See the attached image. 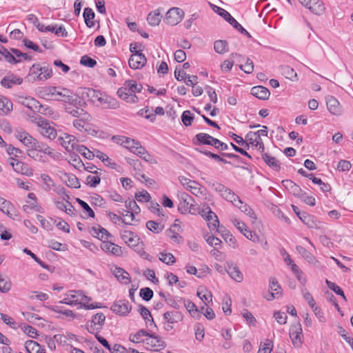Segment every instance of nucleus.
I'll return each mask as SVG.
<instances>
[{
  "label": "nucleus",
  "instance_id": "bf43d9fd",
  "mask_svg": "<svg viewBox=\"0 0 353 353\" xmlns=\"http://www.w3.org/2000/svg\"><path fill=\"white\" fill-rule=\"evenodd\" d=\"M52 75V70L49 66H41V72L39 73V75L37 77V79L38 80H46L51 77Z\"/></svg>",
  "mask_w": 353,
  "mask_h": 353
},
{
  "label": "nucleus",
  "instance_id": "c9c22d12",
  "mask_svg": "<svg viewBox=\"0 0 353 353\" xmlns=\"http://www.w3.org/2000/svg\"><path fill=\"white\" fill-rule=\"evenodd\" d=\"M139 312L142 317L145 319L148 327H157L150 312L145 307L141 305Z\"/></svg>",
  "mask_w": 353,
  "mask_h": 353
},
{
  "label": "nucleus",
  "instance_id": "6e6552de",
  "mask_svg": "<svg viewBox=\"0 0 353 353\" xmlns=\"http://www.w3.org/2000/svg\"><path fill=\"white\" fill-rule=\"evenodd\" d=\"M211 188L223 199L229 202L234 200L235 198L237 199V195L230 188L226 187L225 185L221 183L214 181L212 183Z\"/></svg>",
  "mask_w": 353,
  "mask_h": 353
},
{
  "label": "nucleus",
  "instance_id": "cd10ccee",
  "mask_svg": "<svg viewBox=\"0 0 353 353\" xmlns=\"http://www.w3.org/2000/svg\"><path fill=\"white\" fill-rule=\"evenodd\" d=\"M113 274L120 283L128 285L131 282L130 276L124 269L116 267L113 270Z\"/></svg>",
  "mask_w": 353,
  "mask_h": 353
},
{
  "label": "nucleus",
  "instance_id": "b1692460",
  "mask_svg": "<svg viewBox=\"0 0 353 353\" xmlns=\"http://www.w3.org/2000/svg\"><path fill=\"white\" fill-rule=\"evenodd\" d=\"M121 238L129 247L139 248V238L134 233L128 230H125L121 234Z\"/></svg>",
  "mask_w": 353,
  "mask_h": 353
},
{
  "label": "nucleus",
  "instance_id": "6ab92c4d",
  "mask_svg": "<svg viewBox=\"0 0 353 353\" xmlns=\"http://www.w3.org/2000/svg\"><path fill=\"white\" fill-rule=\"evenodd\" d=\"M326 105L328 111L336 116H340L343 113L342 107L339 101L334 97L329 96L326 99Z\"/></svg>",
  "mask_w": 353,
  "mask_h": 353
},
{
  "label": "nucleus",
  "instance_id": "58836bf2",
  "mask_svg": "<svg viewBox=\"0 0 353 353\" xmlns=\"http://www.w3.org/2000/svg\"><path fill=\"white\" fill-rule=\"evenodd\" d=\"M65 112L71 116L76 117L77 119L83 118L85 119V117H88V113L84 110L77 107L67 106L65 108Z\"/></svg>",
  "mask_w": 353,
  "mask_h": 353
},
{
  "label": "nucleus",
  "instance_id": "a19ab883",
  "mask_svg": "<svg viewBox=\"0 0 353 353\" xmlns=\"http://www.w3.org/2000/svg\"><path fill=\"white\" fill-rule=\"evenodd\" d=\"M59 96L63 98L60 100L65 103L72 104L73 103L77 101V99L74 98V94L67 88H61L60 92L59 93Z\"/></svg>",
  "mask_w": 353,
  "mask_h": 353
},
{
  "label": "nucleus",
  "instance_id": "473e14b6",
  "mask_svg": "<svg viewBox=\"0 0 353 353\" xmlns=\"http://www.w3.org/2000/svg\"><path fill=\"white\" fill-rule=\"evenodd\" d=\"M263 160L265 163L276 171H279L281 168L279 161L274 157L264 152L261 153Z\"/></svg>",
  "mask_w": 353,
  "mask_h": 353
},
{
  "label": "nucleus",
  "instance_id": "393cba45",
  "mask_svg": "<svg viewBox=\"0 0 353 353\" xmlns=\"http://www.w3.org/2000/svg\"><path fill=\"white\" fill-rule=\"evenodd\" d=\"M282 184L294 196L296 197L303 196L304 194L301 188L292 181L289 179L283 180L282 181Z\"/></svg>",
  "mask_w": 353,
  "mask_h": 353
},
{
  "label": "nucleus",
  "instance_id": "aec40b11",
  "mask_svg": "<svg viewBox=\"0 0 353 353\" xmlns=\"http://www.w3.org/2000/svg\"><path fill=\"white\" fill-rule=\"evenodd\" d=\"M0 210L6 214L10 218L16 220L18 219V214L15 210L13 205L8 201L4 199H0Z\"/></svg>",
  "mask_w": 353,
  "mask_h": 353
},
{
  "label": "nucleus",
  "instance_id": "bb28decb",
  "mask_svg": "<svg viewBox=\"0 0 353 353\" xmlns=\"http://www.w3.org/2000/svg\"><path fill=\"white\" fill-rule=\"evenodd\" d=\"M202 215L205 216L209 221H212V222L208 223V227L210 230H217L219 224L218 217L216 214L210 210V208H207L205 210H203Z\"/></svg>",
  "mask_w": 353,
  "mask_h": 353
},
{
  "label": "nucleus",
  "instance_id": "864d4df0",
  "mask_svg": "<svg viewBox=\"0 0 353 353\" xmlns=\"http://www.w3.org/2000/svg\"><path fill=\"white\" fill-rule=\"evenodd\" d=\"M196 139L199 143L212 145L214 138L206 133H199L196 135Z\"/></svg>",
  "mask_w": 353,
  "mask_h": 353
},
{
  "label": "nucleus",
  "instance_id": "2eb2a0df",
  "mask_svg": "<svg viewBox=\"0 0 353 353\" xmlns=\"http://www.w3.org/2000/svg\"><path fill=\"white\" fill-rule=\"evenodd\" d=\"M290 336L294 346L299 347L302 344L303 334L300 323L294 324L290 327Z\"/></svg>",
  "mask_w": 353,
  "mask_h": 353
},
{
  "label": "nucleus",
  "instance_id": "13d9d810",
  "mask_svg": "<svg viewBox=\"0 0 353 353\" xmlns=\"http://www.w3.org/2000/svg\"><path fill=\"white\" fill-rule=\"evenodd\" d=\"M159 259L167 265H172L176 261L174 255L171 253L167 252H160L159 254Z\"/></svg>",
  "mask_w": 353,
  "mask_h": 353
},
{
  "label": "nucleus",
  "instance_id": "5fc2aeb1",
  "mask_svg": "<svg viewBox=\"0 0 353 353\" xmlns=\"http://www.w3.org/2000/svg\"><path fill=\"white\" fill-rule=\"evenodd\" d=\"M69 163L72 165H73L75 168L80 170L83 166H84V163L82 162L79 156L75 153V152H70Z\"/></svg>",
  "mask_w": 353,
  "mask_h": 353
},
{
  "label": "nucleus",
  "instance_id": "052dcab7",
  "mask_svg": "<svg viewBox=\"0 0 353 353\" xmlns=\"http://www.w3.org/2000/svg\"><path fill=\"white\" fill-rule=\"evenodd\" d=\"M296 250L308 262L312 263L314 261V256L304 247L298 245L296 246Z\"/></svg>",
  "mask_w": 353,
  "mask_h": 353
},
{
  "label": "nucleus",
  "instance_id": "f257e3e1",
  "mask_svg": "<svg viewBox=\"0 0 353 353\" xmlns=\"http://www.w3.org/2000/svg\"><path fill=\"white\" fill-rule=\"evenodd\" d=\"M142 88V85L138 84L136 81L127 80L123 86L119 88L117 94L120 99L128 103H135L138 101V97L135 95V93L140 92Z\"/></svg>",
  "mask_w": 353,
  "mask_h": 353
},
{
  "label": "nucleus",
  "instance_id": "8fccbe9b",
  "mask_svg": "<svg viewBox=\"0 0 353 353\" xmlns=\"http://www.w3.org/2000/svg\"><path fill=\"white\" fill-rule=\"evenodd\" d=\"M214 49L218 54L226 53L229 51L228 42L225 40H217L214 43Z\"/></svg>",
  "mask_w": 353,
  "mask_h": 353
},
{
  "label": "nucleus",
  "instance_id": "3c124183",
  "mask_svg": "<svg viewBox=\"0 0 353 353\" xmlns=\"http://www.w3.org/2000/svg\"><path fill=\"white\" fill-rule=\"evenodd\" d=\"M10 164L14 170L17 173H27V168L23 162L19 161L14 158H12Z\"/></svg>",
  "mask_w": 353,
  "mask_h": 353
},
{
  "label": "nucleus",
  "instance_id": "37998d69",
  "mask_svg": "<svg viewBox=\"0 0 353 353\" xmlns=\"http://www.w3.org/2000/svg\"><path fill=\"white\" fill-rule=\"evenodd\" d=\"M125 203L128 211L130 212L129 215L130 221H133L134 220V214H139L140 212V208L134 201H126Z\"/></svg>",
  "mask_w": 353,
  "mask_h": 353
},
{
  "label": "nucleus",
  "instance_id": "774afa93",
  "mask_svg": "<svg viewBox=\"0 0 353 353\" xmlns=\"http://www.w3.org/2000/svg\"><path fill=\"white\" fill-rule=\"evenodd\" d=\"M194 119V117L190 110H185L181 115V121L184 125L190 126Z\"/></svg>",
  "mask_w": 353,
  "mask_h": 353
},
{
  "label": "nucleus",
  "instance_id": "69168bd1",
  "mask_svg": "<svg viewBox=\"0 0 353 353\" xmlns=\"http://www.w3.org/2000/svg\"><path fill=\"white\" fill-rule=\"evenodd\" d=\"M325 283L327 285V287L333 290L336 294L338 295H340L341 296L343 297V299L346 301V297L344 294V292L342 290V289L339 286L337 285L336 283H333V282H331L328 280H326L325 281Z\"/></svg>",
  "mask_w": 353,
  "mask_h": 353
},
{
  "label": "nucleus",
  "instance_id": "09e8293b",
  "mask_svg": "<svg viewBox=\"0 0 353 353\" xmlns=\"http://www.w3.org/2000/svg\"><path fill=\"white\" fill-rule=\"evenodd\" d=\"M65 184L72 188H79L81 187L78 178L72 174H65Z\"/></svg>",
  "mask_w": 353,
  "mask_h": 353
},
{
  "label": "nucleus",
  "instance_id": "6e6d98bb",
  "mask_svg": "<svg viewBox=\"0 0 353 353\" xmlns=\"http://www.w3.org/2000/svg\"><path fill=\"white\" fill-rule=\"evenodd\" d=\"M74 152L80 153L82 156L88 159H92L94 157V154L93 152H91L88 150L85 146L83 145H77Z\"/></svg>",
  "mask_w": 353,
  "mask_h": 353
},
{
  "label": "nucleus",
  "instance_id": "e433bc0d",
  "mask_svg": "<svg viewBox=\"0 0 353 353\" xmlns=\"http://www.w3.org/2000/svg\"><path fill=\"white\" fill-rule=\"evenodd\" d=\"M91 121V117L88 114V117H85V119L83 118L76 119L73 121V126L79 130L80 132L86 131V126L89 124Z\"/></svg>",
  "mask_w": 353,
  "mask_h": 353
},
{
  "label": "nucleus",
  "instance_id": "f704fd0d",
  "mask_svg": "<svg viewBox=\"0 0 353 353\" xmlns=\"http://www.w3.org/2000/svg\"><path fill=\"white\" fill-rule=\"evenodd\" d=\"M22 82L23 79L21 78L10 75L4 77L1 80V84L5 88H10L13 85H20Z\"/></svg>",
  "mask_w": 353,
  "mask_h": 353
},
{
  "label": "nucleus",
  "instance_id": "f3484780",
  "mask_svg": "<svg viewBox=\"0 0 353 353\" xmlns=\"http://www.w3.org/2000/svg\"><path fill=\"white\" fill-rule=\"evenodd\" d=\"M247 143H249V146L251 145L252 148L263 153L265 150V145L263 142L262 138L255 135V134L249 132L245 136Z\"/></svg>",
  "mask_w": 353,
  "mask_h": 353
},
{
  "label": "nucleus",
  "instance_id": "0e129e2a",
  "mask_svg": "<svg viewBox=\"0 0 353 353\" xmlns=\"http://www.w3.org/2000/svg\"><path fill=\"white\" fill-rule=\"evenodd\" d=\"M273 348V342L267 339L263 343H261L257 353H271Z\"/></svg>",
  "mask_w": 353,
  "mask_h": 353
},
{
  "label": "nucleus",
  "instance_id": "f03ea898",
  "mask_svg": "<svg viewBox=\"0 0 353 353\" xmlns=\"http://www.w3.org/2000/svg\"><path fill=\"white\" fill-rule=\"evenodd\" d=\"M90 300V298L85 295L82 291L70 290L60 303L69 305H80V307H83L88 310L99 307L98 305L88 304Z\"/></svg>",
  "mask_w": 353,
  "mask_h": 353
},
{
  "label": "nucleus",
  "instance_id": "2f4dec72",
  "mask_svg": "<svg viewBox=\"0 0 353 353\" xmlns=\"http://www.w3.org/2000/svg\"><path fill=\"white\" fill-rule=\"evenodd\" d=\"M90 232L93 236L103 241L108 240L110 235L108 232L100 225L92 227Z\"/></svg>",
  "mask_w": 353,
  "mask_h": 353
},
{
  "label": "nucleus",
  "instance_id": "4be33fe9",
  "mask_svg": "<svg viewBox=\"0 0 353 353\" xmlns=\"http://www.w3.org/2000/svg\"><path fill=\"white\" fill-rule=\"evenodd\" d=\"M111 310L119 315H126L131 310L128 302L124 300H120L115 302L111 307Z\"/></svg>",
  "mask_w": 353,
  "mask_h": 353
},
{
  "label": "nucleus",
  "instance_id": "c756f323",
  "mask_svg": "<svg viewBox=\"0 0 353 353\" xmlns=\"http://www.w3.org/2000/svg\"><path fill=\"white\" fill-rule=\"evenodd\" d=\"M25 348L28 353H46L44 347L32 340H28L25 343Z\"/></svg>",
  "mask_w": 353,
  "mask_h": 353
},
{
  "label": "nucleus",
  "instance_id": "ddd939ff",
  "mask_svg": "<svg viewBox=\"0 0 353 353\" xmlns=\"http://www.w3.org/2000/svg\"><path fill=\"white\" fill-rule=\"evenodd\" d=\"M58 141L69 152H74L78 145V140L75 137L68 134H64L63 136L59 137Z\"/></svg>",
  "mask_w": 353,
  "mask_h": 353
},
{
  "label": "nucleus",
  "instance_id": "9d476101",
  "mask_svg": "<svg viewBox=\"0 0 353 353\" xmlns=\"http://www.w3.org/2000/svg\"><path fill=\"white\" fill-rule=\"evenodd\" d=\"M14 136L26 147L32 150H35L38 141L28 132L23 130H16L14 132Z\"/></svg>",
  "mask_w": 353,
  "mask_h": 353
},
{
  "label": "nucleus",
  "instance_id": "79ce46f5",
  "mask_svg": "<svg viewBox=\"0 0 353 353\" xmlns=\"http://www.w3.org/2000/svg\"><path fill=\"white\" fill-rule=\"evenodd\" d=\"M136 155L139 156L141 159H143L146 162H148L152 164H157V159L150 154L148 152V151L141 145L137 151Z\"/></svg>",
  "mask_w": 353,
  "mask_h": 353
},
{
  "label": "nucleus",
  "instance_id": "7c9ffc66",
  "mask_svg": "<svg viewBox=\"0 0 353 353\" xmlns=\"http://www.w3.org/2000/svg\"><path fill=\"white\" fill-rule=\"evenodd\" d=\"M163 318L168 323L173 324L183 320V314L178 311H171L164 313Z\"/></svg>",
  "mask_w": 353,
  "mask_h": 353
},
{
  "label": "nucleus",
  "instance_id": "49530a36",
  "mask_svg": "<svg viewBox=\"0 0 353 353\" xmlns=\"http://www.w3.org/2000/svg\"><path fill=\"white\" fill-rule=\"evenodd\" d=\"M230 57L231 60L224 61L221 65V70L223 72L230 71L234 65V59L236 58H241V55L237 53H231Z\"/></svg>",
  "mask_w": 353,
  "mask_h": 353
},
{
  "label": "nucleus",
  "instance_id": "39448f33",
  "mask_svg": "<svg viewBox=\"0 0 353 353\" xmlns=\"http://www.w3.org/2000/svg\"><path fill=\"white\" fill-rule=\"evenodd\" d=\"M184 15L185 13L182 9L173 7L166 12L163 21L169 26H176L183 20Z\"/></svg>",
  "mask_w": 353,
  "mask_h": 353
},
{
  "label": "nucleus",
  "instance_id": "4d7b16f0",
  "mask_svg": "<svg viewBox=\"0 0 353 353\" xmlns=\"http://www.w3.org/2000/svg\"><path fill=\"white\" fill-rule=\"evenodd\" d=\"M186 271L190 274H193L196 276L198 278H202L204 276V273L207 272L209 273L210 271V269L205 265L203 268V271L202 272H198L197 269L192 265H188L186 267Z\"/></svg>",
  "mask_w": 353,
  "mask_h": 353
},
{
  "label": "nucleus",
  "instance_id": "338daca9",
  "mask_svg": "<svg viewBox=\"0 0 353 353\" xmlns=\"http://www.w3.org/2000/svg\"><path fill=\"white\" fill-rule=\"evenodd\" d=\"M146 227L148 230L155 233H159L163 229V227L161 224L154 221H148L146 223Z\"/></svg>",
  "mask_w": 353,
  "mask_h": 353
},
{
  "label": "nucleus",
  "instance_id": "a18cd8bd",
  "mask_svg": "<svg viewBox=\"0 0 353 353\" xmlns=\"http://www.w3.org/2000/svg\"><path fill=\"white\" fill-rule=\"evenodd\" d=\"M149 335V332L143 329L139 330L135 334H131L129 336V340L134 343H139L142 342L145 343V339H143V336Z\"/></svg>",
  "mask_w": 353,
  "mask_h": 353
},
{
  "label": "nucleus",
  "instance_id": "dca6fc26",
  "mask_svg": "<svg viewBox=\"0 0 353 353\" xmlns=\"http://www.w3.org/2000/svg\"><path fill=\"white\" fill-rule=\"evenodd\" d=\"M146 63L147 59L143 53L132 54L128 60L129 66L134 70L141 69Z\"/></svg>",
  "mask_w": 353,
  "mask_h": 353
},
{
  "label": "nucleus",
  "instance_id": "7ed1b4c3",
  "mask_svg": "<svg viewBox=\"0 0 353 353\" xmlns=\"http://www.w3.org/2000/svg\"><path fill=\"white\" fill-rule=\"evenodd\" d=\"M211 6L215 12L224 18V19L227 21L230 25H232L236 30L246 35L248 37H251L250 34L245 28H243V27L240 23H239L228 11L214 5L211 4Z\"/></svg>",
  "mask_w": 353,
  "mask_h": 353
},
{
  "label": "nucleus",
  "instance_id": "5701e85b",
  "mask_svg": "<svg viewBox=\"0 0 353 353\" xmlns=\"http://www.w3.org/2000/svg\"><path fill=\"white\" fill-rule=\"evenodd\" d=\"M300 219L310 228L322 229V223L318 221L314 216L305 212H303Z\"/></svg>",
  "mask_w": 353,
  "mask_h": 353
},
{
  "label": "nucleus",
  "instance_id": "72a5a7b5",
  "mask_svg": "<svg viewBox=\"0 0 353 353\" xmlns=\"http://www.w3.org/2000/svg\"><path fill=\"white\" fill-rule=\"evenodd\" d=\"M162 19L160 10L159 9L150 12L147 17V21L151 26H157L159 25Z\"/></svg>",
  "mask_w": 353,
  "mask_h": 353
},
{
  "label": "nucleus",
  "instance_id": "4c0bfd02",
  "mask_svg": "<svg viewBox=\"0 0 353 353\" xmlns=\"http://www.w3.org/2000/svg\"><path fill=\"white\" fill-rule=\"evenodd\" d=\"M101 249L107 252H110L115 255H119L121 252V248L110 241H103L101 245Z\"/></svg>",
  "mask_w": 353,
  "mask_h": 353
},
{
  "label": "nucleus",
  "instance_id": "a878e982",
  "mask_svg": "<svg viewBox=\"0 0 353 353\" xmlns=\"http://www.w3.org/2000/svg\"><path fill=\"white\" fill-rule=\"evenodd\" d=\"M269 287L270 292L267 296H265V298L268 301H272L281 295V286L276 279H272L270 280Z\"/></svg>",
  "mask_w": 353,
  "mask_h": 353
},
{
  "label": "nucleus",
  "instance_id": "a211bd4d",
  "mask_svg": "<svg viewBox=\"0 0 353 353\" xmlns=\"http://www.w3.org/2000/svg\"><path fill=\"white\" fill-rule=\"evenodd\" d=\"M226 272L230 275V276L236 281V282H241L243 279V275L239 270L237 265L232 261H227V270Z\"/></svg>",
  "mask_w": 353,
  "mask_h": 353
},
{
  "label": "nucleus",
  "instance_id": "ea45409f",
  "mask_svg": "<svg viewBox=\"0 0 353 353\" xmlns=\"http://www.w3.org/2000/svg\"><path fill=\"white\" fill-rule=\"evenodd\" d=\"M12 109V103L6 97L0 96V115H6Z\"/></svg>",
  "mask_w": 353,
  "mask_h": 353
},
{
  "label": "nucleus",
  "instance_id": "4468645a",
  "mask_svg": "<svg viewBox=\"0 0 353 353\" xmlns=\"http://www.w3.org/2000/svg\"><path fill=\"white\" fill-rule=\"evenodd\" d=\"M146 336L145 344L154 351H159L165 348V343L160 336L150 332L149 335Z\"/></svg>",
  "mask_w": 353,
  "mask_h": 353
},
{
  "label": "nucleus",
  "instance_id": "20e7f679",
  "mask_svg": "<svg viewBox=\"0 0 353 353\" xmlns=\"http://www.w3.org/2000/svg\"><path fill=\"white\" fill-rule=\"evenodd\" d=\"M177 196L179 200V211L182 214H195L196 209L192 204L193 199L185 192H179Z\"/></svg>",
  "mask_w": 353,
  "mask_h": 353
},
{
  "label": "nucleus",
  "instance_id": "f8f14e48",
  "mask_svg": "<svg viewBox=\"0 0 353 353\" xmlns=\"http://www.w3.org/2000/svg\"><path fill=\"white\" fill-rule=\"evenodd\" d=\"M300 3L309 9L312 12L315 14H321L324 10L325 7L323 3L320 0H298Z\"/></svg>",
  "mask_w": 353,
  "mask_h": 353
},
{
  "label": "nucleus",
  "instance_id": "1a4fd4ad",
  "mask_svg": "<svg viewBox=\"0 0 353 353\" xmlns=\"http://www.w3.org/2000/svg\"><path fill=\"white\" fill-rule=\"evenodd\" d=\"M112 139L118 144L123 145L131 152L134 154H137V151L139 147H141V143L134 139L123 136H114Z\"/></svg>",
  "mask_w": 353,
  "mask_h": 353
},
{
  "label": "nucleus",
  "instance_id": "e2e57ef3",
  "mask_svg": "<svg viewBox=\"0 0 353 353\" xmlns=\"http://www.w3.org/2000/svg\"><path fill=\"white\" fill-rule=\"evenodd\" d=\"M41 179L44 183V190L50 191L52 187H54V183L51 177L46 174H41Z\"/></svg>",
  "mask_w": 353,
  "mask_h": 353
},
{
  "label": "nucleus",
  "instance_id": "412c9836",
  "mask_svg": "<svg viewBox=\"0 0 353 353\" xmlns=\"http://www.w3.org/2000/svg\"><path fill=\"white\" fill-rule=\"evenodd\" d=\"M28 201H26V204L23 206V210L26 213H32L33 211L41 212V207L39 206L37 202V197L34 193H29L28 194Z\"/></svg>",
  "mask_w": 353,
  "mask_h": 353
},
{
  "label": "nucleus",
  "instance_id": "680f3d73",
  "mask_svg": "<svg viewBox=\"0 0 353 353\" xmlns=\"http://www.w3.org/2000/svg\"><path fill=\"white\" fill-rule=\"evenodd\" d=\"M197 296L204 302L206 306L208 305V303L212 302V294L207 290H198Z\"/></svg>",
  "mask_w": 353,
  "mask_h": 353
},
{
  "label": "nucleus",
  "instance_id": "de8ad7c7",
  "mask_svg": "<svg viewBox=\"0 0 353 353\" xmlns=\"http://www.w3.org/2000/svg\"><path fill=\"white\" fill-rule=\"evenodd\" d=\"M39 112L54 120L59 117L57 112L54 111L52 108L46 105H41L39 106Z\"/></svg>",
  "mask_w": 353,
  "mask_h": 353
},
{
  "label": "nucleus",
  "instance_id": "423d86ee",
  "mask_svg": "<svg viewBox=\"0 0 353 353\" xmlns=\"http://www.w3.org/2000/svg\"><path fill=\"white\" fill-rule=\"evenodd\" d=\"M105 316L103 313L96 314L93 316L92 320L87 322L85 325L87 330L91 334L100 332L105 323Z\"/></svg>",
  "mask_w": 353,
  "mask_h": 353
},
{
  "label": "nucleus",
  "instance_id": "c85d7f7f",
  "mask_svg": "<svg viewBox=\"0 0 353 353\" xmlns=\"http://www.w3.org/2000/svg\"><path fill=\"white\" fill-rule=\"evenodd\" d=\"M251 94L261 100L268 99L270 95L269 90L262 85L253 87L251 89Z\"/></svg>",
  "mask_w": 353,
  "mask_h": 353
},
{
  "label": "nucleus",
  "instance_id": "9b49d317",
  "mask_svg": "<svg viewBox=\"0 0 353 353\" xmlns=\"http://www.w3.org/2000/svg\"><path fill=\"white\" fill-rule=\"evenodd\" d=\"M179 180L183 187L190 191L192 194L199 196L202 194V191L201 190V185L195 181L190 180V179L186 178L185 176H179Z\"/></svg>",
  "mask_w": 353,
  "mask_h": 353
},
{
  "label": "nucleus",
  "instance_id": "c03bdc74",
  "mask_svg": "<svg viewBox=\"0 0 353 353\" xmlns=\"http://www.w3.org/2000/svg\"><path fill=\"white\" fill-rule=\"evenodd\" d=\"M12 288V282L10 278L0 273V292L2 293L8 292Z\"/></svg>",
  "mask_w": 353,
  "mask_h": 353
},
{
  "label": "nucleus",
  "instance_id": "603ef678",
  "mask_svg": "<svg viewBox=\"0 0 353 353\" xmlns=\"http://www.w3.org/2000/svg\"><path fill=\"white\" fill-rule=\"evenodd\" d=\"M83 18L88 27L92 28L94 26L92 19L94 18V12L90 8H85L83 11Z\"/></svg>",
  "mask_w": 353,
  "mask_h": 353
},
{
  "label": "nucleus",
  "instance_id": "0eeeda50",
  "mask_svg": "<svg viewBox=\"0 0 353 353\" xmlns=\"http://www.w3.org/2000/svg\"><path fill=\"white\" fill-rule=\"evenodd\" d=\"M34 122L40 128V132L44 137L50 139H54L57 137L56 130L45 119L39 117L35 118Z\"/></svg>",
  "mask_w": 353,
  "mask_h": 353
}]
</instances>
